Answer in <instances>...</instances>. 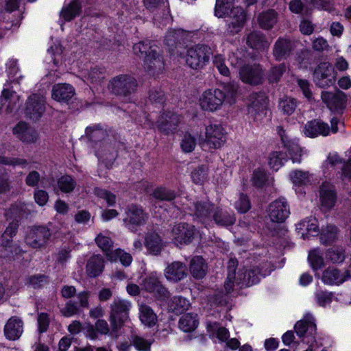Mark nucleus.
Listing matches in <instances>:
<instances>
[{
    "mask_svg": "<svg viewBox=\"0 0 351 351\" xmlns=\"http://www.w3.org/2000/svg\"><path fill=\"white\" fill-rule=\"evenodd\" d=\"M234 0H216L215 13L219 17L228 16L226 32L230 35L239 33L246 21V14L243 9L237 6L230 9Z\"/></svg>",
    "mask_w": 351,
    "mask_h": 351,
    "instance_id": "f257e3e1",
    "label": "nucleus"
},
{
    "mask_svg": "<svg viewBox=\"0 0 351 351\" xmlns=\"http://www.w3.org/2000/svg\"><path fill=\"white\" fill-rule=\"evenodd\" d=\"M182 209L187 210L189 214L194 217L201 223L208 225L212 221L213 214L216 205L207 199L188 201L182 204Z\"/></svg>",
    "mask_w": 351,
    "mask_h": 351,
    "instance_id": "f03ea898",
    "label": "nucleus"
},
{
    "mask_svg": "<svg viewBox=\"0 0 351 351\" xmlns=\"http://www.w3.org/2000/svg\"><path fill=\"white\" fill-rule=\"evenodd\" d=\"M210 48L204 45H197L189 48L186 53V64L195 70L202 69L208 62Z\"/></svg>",
    "mask_w": 351,
    "mask_h": 351,
    "instance_id": "7ed1b4c3",
    "label": "nucleus"
},
{
    "mask_svg": "<svg viewBox=\"0 0 351 351\" xmlns=\"http://www.w3.org/2000/svg\"><path fill=\"white\" fill-rule=\"evenodd\" d=\"M227 140V133L220 123H210L205 128L204 145L209 149H219L224 145Z\"/></svg>",
    "mask_w": 351,
    "mask_h": 351,
    "instance_id": "20e7f679",
    "label": "nucleus"
},
{
    "mask_svg": "<svg viewBox=\"0 0 351 351\" xmlns=\"http://www.w3.org/2000/svg\"><path fill=\"white\" fill-rule=\"evenodd\" d=\"M137 86L136 80L128 75H120L112 78L108 84V89L113 94L127 97Z\"/></svg>",
    "mask_w": 351,
    "mask_h": 351,
    "instance_id": "39448f33",
    "label": "nucleus"
},
{
    "mask_svg": "<svg viewBox=\"0 0 351 351\" xmlns=\"http://www.w3.org/2000/svg\"><path fill=\"white\" fill-rule=\"evenodd\" d=\"M199 103L202 110L215 112L219 110L224 104V95L219 88L208 89L202 94Z\"/></svg>",
    "mask_w": 351,
    "mask_h": 351,
    "instance_id": "423d86ee",
    "label": "nucleus"
},
{
    "mask_svg": "<svg viewBox=\"0 0 351 351\" xmlns=\"http://www.w3.org/2000/svg\"><path fill=\"white\" fill-rule=\"evenodd\" d=\"M237 274V285L240 287H250L258 283L261 277L267 274L257 266H244Z\"/></svg>",
    "mask_w": 351,
    "mask_h": 351,
    "instance_id": "0eeeda50",
    "label": "nucleus"
},
{
    "mask_svg": "<svg viewBox=\"0 0 351 351\" xmlns=\"http://www.w3.org/2000/svg\"><path fill=\"white\" fill-rule=\"evenodd\" d=\"M110 322L114 329H117L128 319V314L131 308L130 302L115 298L110 306Z\"/></svg>",
    "mask_w": 351,
    "mask_h": 351,
    "instance_id": "6e6552de",
    "label": "nucleus"
},
{
    "mask_svg": "<svg viewBox=\"0 0 351 351\" xmlns=\"http://www.w3.org/2000/svg\"><path fill=\"white\" fill-rule=\"evenodd\" d=\"M339 121L337 118L330 120L331 129L328 125L320 120H313L308 122L304 126V134L308 137H315L319 135L327 136L330 131L336 133L338 131L337 124Z\"/></svg>",
    "mask_w": 351,
    "mask_h": 351,
    "instance_id": "1a4fd4ad",
    "label": "nucleus"
},
{
    "mask_svg": "<svg viewBox=\"0 0 351 351\" xmlns=\"http://www.w3.org/2000/svg\"><path fill=\"white\" fill-rule=\"evenodd\" d=\"M145 291L153 293L159 300L166 301L170 296L169 292L159 280L156 273H152L145 277L141 283Z\"/></svg>",
    "mask_w": 351,
    "mask_h": 351,
    "instance_id": "9d476101",
    "label": "nucleus"
},
{
    "mask_svg": "<svg viewBox=\"0 0 351 351\" xmlns=\"http://www.w3.org/2000/svg\"><path fill=\"white\" fill-rule=\"evenodd\" d=\"M336 77L334 68L328 62L320 63L313 74L315 84L322 88L332 86L335 82Z\"/></svg>",
    "mask_w": 351,
    "mask_h": 351,
    "instance_id": "9b49d317",
    "label": "nucleus"
},
{
    "mask_svg": "<svg viewBox=\"0 0 351 351\" xmlns=\"http://www.w3.org/2000/svg\"><path fill=\"white\" fill-rule=\"evenodd\" d=\"M239 77L245 84L258 85L263 79V71L260 64H246L239 69Z\"/></svg>",
    "mask_w": 351,
    "mask_h": 351,
    "instance_id": "f8f14e48",
    "label": "nucleus"
},
{
    "mask_svg": "<svg viewBox=\"0 0 351 351\" xmlns=\"http://www.w3.org/2000/svg\"><path fill=\"white\" fill-rule=\"evenodd\" d=\"M267 213L271 221L282 223L290 214L289 206L285 199L279 198L269 204Z\"/></svg>",
    "mask_w": 351,
    "mask_h": 351,
    "instance_id": "ddd939ff",
    "label": "nucleus"
},
{
    "mask_svg": "<svg viewBox=\"0 0 351 351\" xmlns=\"http://www.w3.org/2000/svg\"><path fill=\"white\" fill-rule=\"evenodd\" d=\"M45 98L42 95H32L26 104V116L34 121L39 119L45 110Z\"/></svg>",
    "mask_w": 351,
    "mask_h": 351,
    "instance_id": "4468645a",
    "label": "nucleus"
},
{
    "mask_svg": "<svg viewBox=\"0 0 351 351\" xmlns=\"http://www.w3.org/2000/svg\"><path fill=\"white\" fill-rule=\"evenodd\" d=\"M278 132L281 138L283 146L287 148L291 155V158L293 163H300L301 156L304 154L303 149L298 145L295 139L291 138L285 130L282 128H278Z\"/></svg>",
    "mask_w": 351,
    "mask_h": 351,
    "instance_id": "2eb2a0df",
    "label": "nucleus"
},
{
    "mask_svg": "<svg viewBox=\"0 0 351 351\" xmlns=\"http://www.w3.org/2000/svg\"><path fill=\"white\" fill-rule=\"evenodd\" d=\"M194 226L185 223L176 224L171 230L173 240L178 245L188 244L191 242L194 235Z\"/></svg>",
    "mask_w": 351,
    "mask_h": 351,
    "instance_id": "dca6fc26",
    "label": "nucleus"
},
{
    "mask_svg": "<svg viewBox=\"0 0 351 351\" xmlns=\"http://www.w3.org/2000/svg\"><path fill=\"white\" fill-rule=\"evenodd\" d=\"M51 232L45 227H36L30 230L25 238L26 243L33 248H38L43 246L49 237Z\"/></svg>",
    "mask_w": 351,
    "mask_h": 351,
    "instance_id": "f3484780",
    "label": "nucleus"
},
{
    "mask_svg": "<svg viewBox=\"0 0 351 351\" xmlns=\"http://www.w3.org/2000/svg\"><path fill=\"white\" fill-rule=\"evenodd\" d=\"M123 221L129 228L142 226L146 223L148 218L147 214L141 206L134 204L128 206Z\"/></svg>",
    "mask_w": 351,
    "mask_h": 351,
    "instance_id": "a211bd4d",
    "label": "nucleus"
},
{
    "mask_svg": "<svg viewBox=\"0 0 351 351\" xmlns=\"http://www.w3.org/2000/svg\"><path fill=\"white\" fill-rule=\"evenodd\" d=\"M13 134L20 141L26 143H34L38 139V132L23 121L19 122L13 128Z\"/></svg>",
    "mask_w": 351,
    "mask_h": 351,
    "instance_id": "6ab92c4d",
    "label": "nucleus"
},
{
    "mask_svg": "<svg viewBox=\"0 0 351 351\" xmlns=\"http://www.w3.org/2000/svg\"><path fill=\"white\" fill-rule=\"evenodd\" d=\"M75 94V88L73 86L66 83L55 84L51 90L52 98L60 103L67 104Z\"/></svg>",
    "mask_w": 351,
    "mask_h": 351,
    "instance_id": "aec40b11",
    "label": "nucleus"
},
{
    "mask_svg": "<svg viewBox=\"0 0 351 351\" xmlns=\"http://www.w3.org/2000/svg\"><path fill=\"white\" fill-rule=\"evenodd\" d=\"M322 99L330 110H337L343 108L345 106L346 95L339 90L322 92Z\"/></svg>",
    "mask_w": 351,
    "mask_h": 351,
    "instance_id": "412c9836",
    "label": "nucleus"
},
{
    "mask_svg": "<svg viewBox=\"0 0 351 351\" xmlns=\"http://www.w3.org/2000/svg\"><path fill=\"white\" fill-rule=\"evenodd\" d=\"M144 68L147 72L153 75L162 70L163 63L158 53L157 47H155L154 49H151V51L145 56Z\"/></svg>",
    "mask_w": 351,
    "mask_h": 351,
    "instance_id": "4be33fe9",
    "label": "nucleus"
},
{
    "mask_svg": "<svg viewBox=\"0 0 351 351\" xmlns=\"http://www.w3.org/2000/svg\"><path fill=\"white\" fill-rule=\"evenodd\" d=\"M350 277V273L348 270L343 273L333 267H329L323 271L322 280L328 285H339L343 283Z\"/></svg>",
    "mask_w": 351,
    "mask_h": 351,
    "instance_id": "5701e85b",
    "label": "nucleus"
},
{
    "mask_svg": "<svg viewBox=\"0 0 351 351\" xmlns=\"http://www.w3.org/2000/svg\"><path fill=\"white\" fill-rule=\"evenodd\" d=\"M319 197L322 208L326 210L331 209L336 202L334 186L328 182L323 183L320 187Z\"/></svg>",
    "mask_w": 351,
    "mask_h": 351,
    "instance_id": "b1692460",
    "label": "nucleus"
},
{
    "mask_svg": "<svg viewBox=\"0 0 351 351\" xmlns=\"http://www.w3.org/2000/svg\"><path fill=\"white\" fill-rule=\"evenodd\" d=\"M178 115L171 112L162 114L158 121V127L162 132L169 134L176 130V127L180 123Z\"/></svg>",
    "mask_w": 351,
    "mask_h": 351,
    "instance_id": "393cba45",
    "label": "nucleus"
},
{
    "mask_svg": "<svg viewBox=\"0 0 351 351\" xmlns=\"http://www.w3.org/2000/svg\"><path fill=\"white\" fill-rule=\"evenodd\" d=\"M23 331V323L18 317H10L4 326V335L9 340L18 339Z\"/></svg>",
    "mask_w": 351,
    "mask_h": 351,
    "instance_id": "a878e982",
    "label": "nucleus"
},
{
    "mask_svg": "<svg viewBox=\"0 0 351 351\" xmlns=\"http://www.w3.org/2000/svg\"><path fill=\"white\" fill-rule=\"evenodd\" d=\"M293 49L291 41L285 38H279L274 43L273 56L276 60L280 61L286 59Z\"/></svg>",
    "mask_w": 351,
    "mask_h": 351,
    "instance_id": "bb28decb",
    "label": "nucleus"
},
{
    "mask_svg": "<svg viewBox=\"0 0 351 351\" xmlns=\"http://www.w3.org/2000/svg\"><path fill=\"white\" fill-rule=\"evenodd\" d=\"M164 274L168 280L178 282L186 276V267L184 264L176 261L167 267Z\"/></svg>",
    "mask_w": 351,
    "mask_h": 351,
    "instance_id": "cd10ccee",
    "label": "nucleus"
},
{
    "mask_svg": "<svg viewBox=\"0 0 351 351\" xmlns=\"http://www.w3.org/2000/svg\"><path fill=\"white\" fill-rule=\"evenodd\" d=\"M250 102L248 113L254 116L263 112L267 108V100L263 93H252L250 96Z\"/></svg>",
    "mask_w": 351,
    "mask_h": 351,
    "instance_id": "c85d7f7f",
    "label": "nucleus"
},
{
    "mask_svg": "<svg viewBox=\"0 0 351 351\" xmlns=\"http://www.w3.org/2000/svg\"><path fill=\"white\" fill-rule=\"evenodd\" d=\"M12 237L7 236L4 237V232L2 234L0 245L1 247V256L8 258H14L15 256L21 252L19 246L14 243Z\"/></svg>",
    "mask_w": 351,
    "mask_h": 351,
    "instance_id": "c756f323",
    "label": "nucleus"
},
{
    "mask_svg": "<svg viewBox=\"0 0 351 351\" xmlns=\"http://www.w3.org/2000/svg\"><path fill=\"white\" fill-rule=\"evenodd\" d=\"M145 245L149 254L158 255L165 247V243L158 233L151 232L145 238Z\"/></svg>",
    "mask_w": 351,
    "mask_h": 351,
    "instance_id": "7c9ffc66",
    "label": "nucleus"
},
{
    "mask_svg": "<svg viewBox=\"0 0 351 351\" xmlns=\"http://www.w3.org/2000/svg\"><path fill=\"white\" fill-rule=\"evenodd\" d=\"M316 325L311 315H307L304 319L298 321L295 325V331L300 337L306 334L313 335L315 333Z\"/></svg>",
    "mask_w": 351,
    "mask_h": 351,
    "instance_id": "2f4dec72",
    "label": "nucleus"
},
{
    "mask_svg": "<svg viewBox=\"0 0 351 351\" xmlns=\"http://www.w3.org/2000/svg\"><path fill=\"white\" fill-rule=\"evenodd\" d=\"M298 232L301 233L302 237L304 239L305 235L315 236L319 233V228L317 220L314 217L307 218L297 225Z\"/></svg>",
    "mask_w": 351,
    "mask_h": 351,
    "instance_id": "473e14b6",
    "label": "nucleus"
},
{
    "mask_svg": "<svg viewBox=\"0 0 351 351\" xmlns=\"http://www.w3.org/2000/svg\"><path fill=\"white\" fill-rule=\"evenodd\" d=\"M104 268V259L101 255H93L86 264V273L88 276L95 278L99 276Z\"/></svg>",
    "mask_w": 351,
    "mask_h": 351,
    "instance_id": "72a5a7b5",
    "label": "nucleus"
},
{
    "mask_svg": "<svg viewBox=\"0 0 351 351\" xmlns=\"http://www.w3.org/2000/svg\"><path fill=\"white\" fill-rule=\"evenodd\" d=\"M218 226H231L235 222L234 215L223 208L216 206V209L213 214L212 221Z\"/></svg>",
    "mask_w": 351,
    "mask_h": 351,
    "instance_id": "f704fd0d",
    "label": "nucleus"
},
{
    "mask_svg": "<svg viewBox=\"0 0 351 351\" xmlns=\"http://www.w3.org/2000/svg\"><path fill=\"white\" fill-rule=\"evenodd\" d=\"M83 77L88 84H99L106 77V69L96 66L84 72Z\"/></svg>",
    "mask_w": 351,
    "mask_h": 351,
    "instance_id": "c9c22d12",
    "label": "nucleus"
},
{
    "mask_svg": "<svg viewBox=\"0 0 351 351\" xmlns=\"http://www.w3.org/2000/svg\"><path fill=\"white\" fill-rule=\"evenodd\" d=\"M247 44L256 49H267L269 46V43L261 32H253L249 34L247 37Z\"/></svg>",
    "mask_w": 351,
    "mask_h": 351,
    "instance_id": "e433bc0d",
    "label": "nucleus"
},
{
    "mask_svg": "<svg viewBox=\"0 0 351 351\" xmlns=\"http://www.w3.org/2000/svg\"><path fill=\"white\" fill-rule=\"evenodd\" d=\"M206 328L210 337H216L221 342L226 341L230 337L229 331L217 322L208 323Z\"/></svg>",
    "mask_w": 351,
    "mask_h": 351,
    "instance_id": "4c0bfd02",
    "label": "nucleus"
},
{
    "mask_svg": "<svg viewBox=\"0 0 351 351\" xmlns=\"http://www.w3.org/2000/svg\"><path fill=\"white\" fill-rule=\"evenodd\" d=\"M140 319L141 322L149 327L154 326L157 322V316L153 310L145 304H139Z\"/></svg>",
    "mask_w": 351,
    "mask_h": 351,
    "instance_id": "58836bf2",
    "label": "nucleus"
},
{
    "mask_svg": "<svg viewBox=\"0 0 351 351\" xmlns=\"http://www.w3.org/2000/svg\"><path fill=\"white\" fill-rule=\"evenodd\" d=\"M257 21L261 28L270 29L277 23V13L273 10L263 12L258 15Z\"/></svg>",
    "mask_w": 351,
    "mask_h": 351,
    "instance_id": "ea45409f",
    "label": "nucleus"
},
{
    "mask_svg": "<svg viewBox=\"0 0 351 351\" xmlns=\"http://www.w3.org/2000/svg\"><path fill=\"white\" fill-rule=\"evenodd\" d=\"M190 271L195 278H202L206 273V265L202 257L197 256L190 263Z\"/></svg>",
    "mask_w": 351,
    "mask_h": 351,
    "instance_id": "a19ab883",
    "label": "nucleus"
},
{
    "mask_svg": "<svg viewBox=\"0 0 351 351\" xmlns=\"http://www.w3.org/2000/svg\"><path fill=\"white\" fill-rule=\"evenodd\" d=\"M237 266V261L234 259H230L228 263V274L227 280L224 282V289L226 293H230L233 290L234 285H237V276L236 274V267Z\"/></svg>",
    "mask_w": 351,
    "mask_h": 351,
    "instance_id": "79ce46f5",
    "label": "nucleus"
},
{
    "mask_svg": "<svg viewBox=\"0 0 351 351\" xmlns=\"http://www.w3.org/2000/svg\"><path fill=\"white\" fill-rule=\"evenodd\" d=\"M1 103L10 111L14 109L19 103V96L14 91L4 88L2 91Z\"/></svg>",
    "mask_w": 351,
    "mask_h": 351,
    "instance_id": "37998d69",
    "label": "nucleus"
},
{
    "mask_svg": "<svg viewBox=\"0 0 351 351\" xmlns=\"http://www.w3.org/2000/svg\"><path fill=\"white\" fill-rule=\"evenodd\" d=\"M81 10V6L77 0H73L67 6L64 7L60 12V17L65 21H69L77 16Z\"/></svg>",
    "mask_w": 351,
    "mask_h": 351,
    "instance_id": "c03bdc74",
    "label": "nucleus"
},
{
    "mask_svg": "<svg viewBox=\"0 0 351 351\" xmlns=\"http://www.w3.org/2000/svg\"><path fill=\"white\" fill-rule=\"evenodd\" d=\"M197 324L198 321L196 314L186 313L180 318L179 327L185 332L193 331L196 328Z\"/></svg>",
    "mask_w": 351,
    "mask_h": 351,
    "instance_id": "a18cd8bd",
    "label": "nucleus"
},
{
    "mask_svg": "<svg viewBox=\"0 0 351 351\" xmlns=\"http://www.w3.org/2000/svg\"><path fill=\"white\" fill-rule=\"evenodd\" d=\"M76 186V182L69 175H64L57 180V187L62 193H71Z\"/></svg>",
    "mask_w": 351,
    "mask_h": 351,
    "instance_id": "49530a36",
    "label": "nucleus"
},
{
    "mask_svg": "<svg viewBox=\"0 0 351 351\" xmlns=\"http://www.w3.org/2000/svg\"><path fill=\"white\" fill-rule=\"evenodd\" d=\"M108 258L110 261H117L119 260L121 264L124 266H128L132 261L131 254L124 252L121 249H117L108 254Z\"/></svg>",
    "mask_w": 351,
    "mask_h": 351,
    "instance_id": "de8ad7c7",
    "label": "nucleus"
},
{
    "mask_svg": "<svg viewBox=\"0 0 351 351\" xmlns=\"http://www.w3.org/2000/svg\"><path fill=\"white\" fill-rule=\"evenodd\" d=\"M238 86L234 84L228 83L224 84L222 94L224 95V103L232 105L236 102L237 97Z\"/></svg>",
    "mask_w": 351,
    "mask_h": 351,
    "instance_id": "09e8293b",
    "label": "nucleus"
},
{
    "mask_svg": "<svg viewBox=\"0 0 351 351\" xmlns=\"http://www.w3.org/2000/svg\"><path fill=\"white\" fill-rule=\"evenodd\" d=\"M169 306L173 311L180 313L188 310L190 306V302L183 297L175 296L169 302Z\"/></svg>",
    "mask_w": 351,
    "mask_h": 351,
    "instance_id": "8fccbe9b",
    "label": "nucleus"
},
{
    "mask_svg": "<svg viewBox=\"0 0 351 351\" xmlns=\"http://www.w3.org/2000/svg\"><path fill=\"white\" fill-rule=\"evenodd\" d=\"M290 178L295 186H303L310 183V175L307 171L295 170L291 173Z\"/></svg>",
    "mask_w": 351,
    "mask_h": 351,
    "instance_id": "3c124183",
    "label": "nucleus"
},
{
    "mask_svg": "<svg viewBox=\"0 0 351 351\" xmlns=\"http://www.w3.org/2000/svg\"><path fill=\"white\" fill-rule=\"evenodd\" d=\"M308 261L312 269L319 270L324 266V261L322 253L317 249L311 250L308 254Z\"/></svg>",
    "mask_w": 351,
    "mask_h": 351,
    "instance_id": "603ef678",
    "label": "nucleus"
},
{
    "mask_svg": "<svg viewBox=\"0 0 351 351\" xmlns=\"http://www.w3.org/2000/svg\"><path fill=\"white\" fill-rule=\"evenodd\" d=\"M108 232L104 234V233H99L96 237H95V243L97 245V246L102 250L108 256V254H110V249L112 247V241L111 238L108 235Z\"/></svg>",
    "mask_w": 351,
    "mask_h": 351,
    "instance_id": "864d4df0",
    "label": "nucleus"
},
{
    "mask_svg": "<svg viewBox=\"0 0 351 351\" xmlns=\"http://www.w3.org/2000/svg\"><path fill=\"white\" fill-rule=\"evenodd\" d=\"M337 229L335 226L330 225L326 229L322 230L320 236L322 243L328 245L335 241L337 238Z\"/></svg>",
    "mask_w": 351,
    "mask_h": 351,
    "instance_id": "5fc2aeb1",
    "label": "nucleus"
},
{
    "mask_svg": "<svg viewBox=\"0 0 351 351\" xmlns=\"http://www.w3.org/2000/svg\"><path fill=\"white\" fill-rule=\"evenodd\" d=\"M285 154L280 152H273L269 156L268 164L271 169L278 171L285 161Z\"/></svg>",
    "mask_w": 351,
    "mask_h": 351,
    "instance_id": "6e6d98bb",
    "label": "nucleus"
},
{
    "mask_svg": "<svg viewBox=\"0 0 351 351\" xmlns=\"http://www.w3.org/2000/svg\"><path fill=\"white\" fill-rule=\"evenodd\" d=\"M7 72L10 77L13 78L14 81L19 83L23 78L20 73V69L18 66L17 60L10 59L7 62Z\"/></svg>",
    "mask_w": 351,
    "mask_h": 351,
    "instance_id": "4d7b16f0",
    "label": "nucleus"
},
{
    "mask_svg": "<svg viewBox=\"0 0 351 351\" xmlns=\"http://www.w3.org/2000/svg\"><path fill=\"white\" fill-rule=\"evenodd\" d=\"M153 196L158 199L171 201L175 198L176 193L172 190L168 189L165 187L160 186L154 191Z\"/></svg>",
    "mask_w": 351,
    "mask_h": 351,
    "instance_id": "13d9d810",
    "label": "nucleus"
},
{
    "mask_svg": "<svg viewBox=\"0 0 351 351\" xmlns=\"http://www.w3.org/2000/svg\"><path fill=\"white\" fill-rule=\"evenodd\" d=\"M285 71L286 66L285 64H280L277 66H272L268 73L269 81L272 83L278 82Z\"/></svg>",
    "mask_w": 351,
    "mask_h": 351,
    "instance_id": "bf43d9fd",
    "label": "nucleus"
},
{
    "mask_svg": "<svg viewBox=\"0 0 351 351\" xmlns=\"http://www.w3.org/2000/svg\"><path fill=\"white\" fill-rule=\"evenodd\" d=\"M297 106L296 101L291 97H285L279 103V107L284 113L291 114Z\"/></svg>",
    "mask_w": 351,
    "mask_h": 351,
    "instance_id": "052dcab7",
    "label": "nucleus"
},
{
    "mask_svg": "<svg viewBox=\"0 0 351 351\" xmlns=\"http://www.w3.org/2000/svg\"><path fill=\"white\" fill-rule=\"evenodd\" d=\"M326 258L332 263H341L344 260V252L341 248L329 249L326 252Z\"/></svg>",
    "mask_w": 351,
    "mask_h": 351,
    "instance_id": "680f3d73",
    "label": "nucleus"
},
{
    "mask_svg": "<svg viewBox=\"0 0 351 351\" xmlns=\"http://www.w3.org/2000/svg\"><path fill=\"white\" fill-rule=\"evenodd\" d=\"M180 146L184 152H191L196 146L195 138L190 134H185L182 139Z\"/></svg>",
    "mask_w": 351,
    "mask_h": 351,
    "instance_id": "e2e57ef3",
    "label": "nucleus"
},
{
    "mask_svg": "<svg viewBox=\"0 0 351 351\" xmlns=\"http://www.w3.org/2000/svg\"><path fill=\"white\" fill-rule=\"evenodd\" d=\"M155 47L156 46H151L149 42H139L134 44L133 51L134 53L138 56H143L144 54L147 56L149 51H151V49H154Z\"/></svg>",
    "mask_w": 351,
    "mask_h": 351,
    "instance_id": "0e129e2a",
    "label": "nucleus"
},
{
    "mask_svg": "<svg viewBox=\"0 0 351 351\" xmlns=\"http://www.w3.org/2000/svg\"><path fill=\"white\" fill-rule=\"evenodd\" d=\"M213 64L221 75L224 76L229 75V69L226 65L224 58L221 55H217L214 57Z\"/></svg>",
    "mask_w": 351,
    "mask_h": 351,
    "instance_id": "69168bd1",
    "label": "nucleus"
},
{
    "mask_svg": "<svg viewBox=\"0 0 351 351\" xmlns=\"http://www.w3.org/2000/svg\"><path fill=\"white\" fill-rule=\"evenodd\" d=\"M86 133L92 141H97L104 138L106 136L105 130L99 128L97 126L86 128Z\"/></svg>",
    "mask_w": 351,
    "mask_h": 351,
    "instance_id": "338daca9",
    "label": "nucleus"
},
{
    "mask_svg": "<svg viewBox=\"0 0 351 351\" xmlns=\"http://www.w3.org/2000/svg\"><path fill=\"white\" fill-rule=\"evenodd\" d=\"M289 10L294 14H307L308 10L301 0H291L289 4Z\"/></svg>",
    "mask_w": 351,
    "mask_h": 351,
    "instance_id": "774afa93",
    "label": "nucleus"
}]
</instances>
